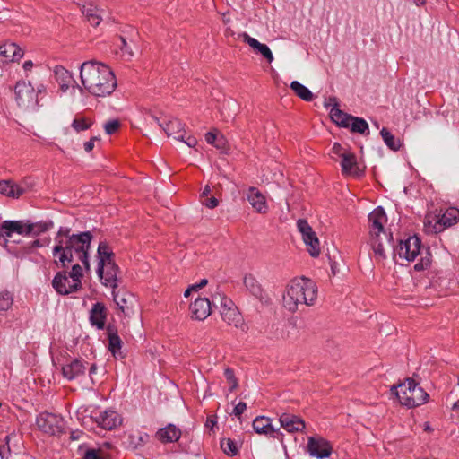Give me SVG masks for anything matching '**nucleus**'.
<instances>
[{"mask_svg":"<svg viewBox=\"0 0 459 459\" xmlns=\"http://www.w3.org/2000/svg\"><path fill=\"white\" fill-rule=\"evenodd\" d=\"M93 239L91 231L72 233L71 229L61 227L54 238L53 264L62 269L52 281V286L60 295H68L82 288V266L91 271L90 249Z\"/></svg>","mask_w":459,"mask_h":459,"instance_id":"f257e3e1","label":"nucleus"},{"mask_svg":"<svg viewBox=\"0 0 459 459\" xmlns=\"http://www.w3.org/2000/svg\"><path fill=\"white\" fill-rule=\"evenodd\" d=\"M80 78L83 88L96 97L108 96L117 87V80L112 70L94 60L81 65Z\"/></svg>","mask_w":459,"mask_h":459,"instance_id":"f03ea898","label":"nucleus"},{"mask_svg":"<svg viewBox=\"0 0 459 459\" xmlns=\"http://www.w3.org/2000/svg\"><path fill=\"white\" fill-rule=\"evenodd\" d=\"M317 299V286L310 279L301 277L292 280L283 295V306L290 312H296L299 307L313 306Z\"/></svg>","mask_w":459,"mask_h":459,"instance_id":"7ed1b4c3","label":"nucleus"},{"mask_svg":"<svg viewBox=\"0 0 459 459\" xmlns=\"http://www.w3.org/2000/svg\"><path fill=\"white\" fill-rule=\"evenodd\" d=\"M391 391L401 404L409 408L424 404L429 399V394L412 378H407L405 382L393 385Z\"/></svg>","mask_w":459,"mask_h":459,"instance_id":"20e7f679","label":"nucleus"},{"mask_svg":"<svg viewBox=\"0 0 459 459\" xmlns=\"http://www.w3.org/2000/svg\"><path fill=\"white\" fill-rule=\"evenodd\" d=\"M37 426L43 432L49 435H59L64 432L65 423L61 416L49 413L42 412L36 420Z\"/></svg>","mask_w":459,"mask_h":459,"instance_id":"39448f33","label":"nucleus"},{"mask_svg":"<svg viewBox=\"0 0 459 459\" xmlns=\"http://www.w3.org/2000/svg\"><path fill=\"white\" fill-rule=\"evenodd\" d=\"M386 221L387 218L385 210L380 206L374 209L368 214L370 238H379L382 234L387 245L390 246V240H392V234H387L385 231H384V225L386 223Z\"/></svg>","mask_w":459,"mask_h":459,"instance_id":"423d86ee","label":"nucleus"},{"mask_svg":"<svg viewBox=\"0 0 459 459\" xmlns=\"http://www.w3.org/2000/svg\"><path fill=\"white\" fill-rule=\"evenodd\" d=\"M421 242L417 236L409 237L400 241L399 246L394 249V255L407 261H414L418 255H421Z\"/></svg>","mask_w":459,"mask_h":459,"instance_id":"0eeeda50","label":"nucleus"},{"mask_svg":"<svg viewBox=\"0 0 459 459\" xmlns=\"http://www.w3.org/2000/svg\"><path fill=\"white\" fill-rule=\"evenodd\" d=\"M297 227L302 235L307 252L313 257L318 256L320 255L319 239L311 226L307 221L299 219L297 221Z\"/></svg>","mask_w":459,"mask_h":459,"instance_id":"6e6552de","label":"nucleus"},{"mask_svg":"<svg viewBox=\"0 0 459 459\" xmlns=\"http://www.w3.org/2000/svg\"><path fill=\"white\" fill-rule=\"evenodd\" d=\"M15 100L21 108L27 109L37 103L36 93L30 82H18L14 88Z\"/></svg>","mask_w":459,"mask_h":459,"instance_id":"1a4fd4ad","label":"nucleus"},{"mask_svg":"<svg viewBox=\"0 0 459 459\" xmlns=\"http://www.w3.org/2000/svg\"><path fill=\"white\" fill-rule=\"evenodd\" d=\"M307 453L316 458L325 459L333 453L332 444L322 437H309L307 444Z\"/></svg>","mask_w":459,"mask_h":459,"instance_id":"9d476101","label":"nucleus"},{"mask_svg":"<svg viewBox=\"0 0 459 459\" xmlns=\"http://www.w3.org/2000/svg\"><path fill=\"white\" fill-rule=\"evenodd\" d=\"M112 296L114 302L126 316H130L134 314V307L137 304L136 298L134 294L126 290L115 291V290H113Z\"/></svg>","mask_w":459,"mask_h":459,"instance_id":"9b49d317","label":"nucleus"},{"mask_svg":"<svg viewBox=\"0 0 459 459\" xmlns=\"http://www.w3.org/2000/svg\"><path fill=\"white\" fill-rule=\"evenodd\" d=\"M23 54V50L13 42L0 45V67L11 62L19 61Z\"/></svg>","mask_w":459,"mask_h":459,"instance_id":"f8f14e48","label":"nucleus"},{"mask_svg":"<svg viewBox=\"0 0 459 459\" xmlns=\"http://www.w3.org/2000/svg\"><path fill=\"white\" fill-rule=\"evenodd\" d=\"M92 418L100 427L108 430L115 429L121 423L119 414L111 410L94 412Z\"/></svg>","mask_w":459,"mask_h":459,"instance_id":"ddd939ff","label":"nucleus"},{"mask_svg":"<svg viewBox=\"0 0 459 459\" xmlns=\"http://www.w3.org/2000/svg\"><path fill=\"white\" fill-rule=\"evenodd\" d=\"M1 230L3 236L11 238L13 233H17L22 236H30L31 234V227L29 225V221H4L1 224Z\"/></svg>","mask_w":459,"mask_h":459,"instance_id":"4468645a","label":"nucleus"},{"mask_svg":"<svg viewBox=\"0 0 459 459\" xmlns=\"http://www.w3.org/2000/svg\"><path fill=\"white\" fill-rule=\"evenodd\" d=\"M115 254L110 248L109 245L107 241H100L97 249V260H98V268L97 274L98 276H101L104 272L106 264H111L115 263L114 261Z\"/></svg>","mask_w":459,"mask_h":459,"instance_id":"2eb2a0df","label":"nucleus"},{"mask_svg":"<svg viewBox=\"0 0 459 459\" xmlns=\"http://www.w3.org/2000/svg\"><path fill=\"white\" fill-rule=\"evenodd\" d=\"M279 421L281 427L290 433L302 432L306 427L305 421L300 417L291 413H282Z\"/></svg>","mask_w":459,"mask_h":459,"instance_id":"dca6fc26","label":"nucleus"},{"mask_svg":"<svg viewBox=\"0 0 459 459\" xmlns=\"http://www.w3.org/2000/svg\"><path fill=\"white\" fill-rule=\"evenodd\" d=\"M247 198L255 212L262 214L267 212L268 205L266 203V198L256 187L251 186L248 188Z\"/></svg>","mask_w":459,"mask_h":459,"instance_id":"f3484780","label":"nucleus"},{"mask_svg":"<svg viewBox=\"0 0 459 459\" xmlns=\"http://www.w3.org/2000/svg\"><path fill=\"white\" fill-rule=\"evenodd\" d=\"M342 173L344 176L360 177L363 171L359 169L356 155L349 152L342 154L341 160Z\"/></svg>","mask_w":459,"mask_h":459,"instance_id":"a211bd4d","label":"nucleus"},{"mask_svg":"<svg viewBox=\"0 0 459 459\" xmlns=\"http://www.w3.org/2000/svg\"><path fill=\"white\" fill-rule=\"evenodd\" d=\"M436 230L443 231L445 229L455 224L459 220V210L454 207L448 208L445 212L437 214Z\"/></svg>","mask_w":459,"mask_h":459,"instance_id":"6ab92c4d","label":"nucleus"},{"mask_svg":"<svg viewBox=\"0 0 459 459\" xmlns=\"http://www.w3.org/2000/svg\"><path fill=\"white\" fill-rule=\"evenodd\" d=\"M211 302L207 298H198L190 305L192 317L196 320H204L211 314Z\"/></svg>","mask_w":459,"mask_h":459,"instance_id":"aec40b11","label":"nucleus"},{"mask_svg":"<svg viewBox=\"0 0 459 459\" xmlns=\"http://www.w3.org/2000/svg\"><path fill=\"white\" fill-rule=\"evenodd\" d=\"M244 285L246 289L262 303H269L270 299L264 291L257 280L252 275L247 274L244 277Z\"/></svg>","mask_w":459,"mask_h":459,"instance_id":"412c9836","label":"nucleus"},{"mask_svg":"<svg viewBox=\"0 0 459 459\" xmlns=\"http://www.w3.org/2000/svg\"><path fill=\"white\" fill-rule=\"evenodd\" d=\"M253 429L255 433L274 437L280 428L272 424L271 419L264 416H258L253 420Z\"/></svg>","mask_w":459,"mask_h":459,"instance_id":"4be33fe9","label":"nucleus"},{"mask_svg":"<svg viewBox=\"0 0 459 459\" xmlns=\"http://www.w3.org/2000/svg\"><path fill=\"white\" fill-rule=\"evenodd\" d=\"M240 37L255 53L262 55L268 63L271 64L273 61V53L267 45L260 43L255 38L250 37L247 32H243Z\"/></svg>","mask_w":459,"mask_h":459,"instance_id":"5701e85b","label":"nucleus"},{"mask_svg":"<svg viewBox=\"0 0 459 459\" xmlns=\"http://www.w3.org/2000/svg\"><path fill=\"white\" fill-rule=\"evenodd\" d=\"M86 367L82 360L74 359L62 367V374L68 380H74L85 373Z\"/></svg>","mask_w":459,"mask_h":459,"instance_id":"b1692460","label":"nucleus"},{"mask_svg":"<svg viewBox=\"0 0 459 459\" xmlns=\"http://www.w3.org/2000/svg\"><path fill=\"white\" fill-rule=\"evenodd\" d=\"M55 80L62 91H66L75 82L73 74L62 65H56L53 69Z\"/></svg>","mask_w":459,"mask_h":459,"instance_id":"393cba45","label":"nucleus"},{"mask_svg":"<svg viewBox=\"0 0 459 459\" xmlns=\"http://www.w3.org/2000/svg\"><path fill=\"white\" fill-rule=\"evenodd\" d=\"M107 318V309L103 303L97 302L93 305L90 312V322L93 326L101 330L105 326Z\"/></svg>","mask_w":459,"mask_h":459,"instance_id":"a878e982","label":"nucleus"},{"mask_svg":"<svg viewBox=\"0 0 459 459\" xmlns=\"http://www.w3.org/2000/svg\"><path fill=\"white\" fill-rule=\"evenodd\" d=\"M82 13L87 21L93 26H98L103 19L104 10L99 9L92 3H86L82 5Z\"/></svg>","mask_w":459,"mask_h":459,"instance_id":"bb28decb","label":"nucleus"},{"mask_svg":"<svg viewBox=\"0 0 459 459\" xmlns=\"http://www.w3.org/2000/svg\"><path fill=\"white\" fill-rule=\"evenodd\" d=\"M107 334L108 340V350L111 351V353L116 359H122V341L118 336L117 330L113 326L108 325L107 328Z\"/></svg>","mask_w":459,"mask_h":459,"instance_id":"cd10ccee","label":"nucleus"},{"mask_svg":"<svg viewBox=\"0 0 459 459\" xmlns=\"http://www.w3.org/2000/svg\"><path fill=\"white\" fill-rule=\"evenodd\" d=\"M180 436V429L172 424H169L167 427L160 429L156 433L157 439L162 443L178 441Z\"/></svg>","mask_w":459,"mask_h":459,"instance_id":"c85d7f7f","label":"nucleus"},{"mask_svg":"<svg viewBox=\"0 0 459 459\" xmlns=\"http://www.w3.org/2000/svg\"><path fill=\"white\" fill-rule=\"evenodd\" d=\"M163 128L168 137H173L176 140H183V133H185L184 125L180 120L173 118L166 123L164 126L160 124Z\"/></svg>","mask_w":459,"mask_h":459,"instance_id":"c756f323","label":"nucleus"},{"mask_svg":"<svg viewBox=\"0 0 459 459\" xmlns=\"http://www.w3.org/2000/svg\"><path fill=\"white\" fill-rule=\"evenodd\" d=\"M117 273L118 267L115 263H113L111 264H106L103 273L99 277L105 286L115 290L117 287L118 281L117 277Z\"/></svg>","mask_w":459,"mask_h":459,"instance_id":"7c9ffc66","label":"nucleus"},{"mask_svg":"<svg viewBox=\"0 0 459 459\" xmlns=\"http://www.w3.org/2000/svg\"><path fill=\"white\" fill-rule=\"evenodd\" d=\"M221 318L230 325L238 327L242 325V316L236 306L220 310Z\"/></svg>","mask_w":459,"mask_h":459,"instance_id":"2f4dec72","label":"nucleus"},{"mask_svg":"<svg viewBox=\"0 0 459 459\" xmlns=\"http://www.w3.org/2000/svg\"><path fill=\"white\" fill-rule=\"evenodd\" d=\"M25 188L13 182L0 181V193L13 198H18L25 193Z\"/></svg>","mask_w":459,"mask_h":459,"instance_id":"473e14b6","label":"nucleus"},{"mask_svg":"<svg viewBox=\"0 0 459 459\" xmlns=\"http://www.w3.org/2000/svg\"><path fill=\"white\" fill-rule=\"evenodd\" d=\"M111 448L112 445L109 442H104L97 449H88L84 454L83 459H112L107 453Z\"/></svg>","mask_w":459,"mask_h":459,"instance_id":"72a5a7b5","label":"nucleus"},{"mask_svg":"<svg viewBox=\"0 0 459 459\" xmlns=\"http://www.w3.org/2000/svg\"><path fill=\"white\" fill-rule=\"evenodd\" d=\"M330 117L332 120L336 123L338 126L342 127H350V122L352 118V116L348 115L342 111L338 108H332L330 110Z\"/></svg>","mask_w":459,"mask_h":459,"instance_id":"f704fd0d","label":"nucleus"},{"mask_svg":"<svg viewBox=\"0 0 459 459\" xmlns=\"http://www.w3.org/2000/svg\"><path fill=\"white\" fill-rule=\"evenodd\" d=\"M384 236L379 238L371 237V246L372 249L375 253V255L377 259L383 260L386 257L385 255V247H391L393 245L390 243V246L387 245L386 241H383Z\"/></svg>","mask_w":459,"mask_h":459,"instance_id":"c9c22d12","label":"nucleus"},{"mask_svg":"<svg viewBox=\"0 0 459 459\" xmlns=\"http://www.w3.org/2000/svg\"><path fill=\"white\" fill-rule=\"evenodd\" d=\"M290 89L298 97L303 100L311 101L313 100V93L309 91V89L298 81H293L290 83Z\"/></svg>","mask_w":459,"mask_h":459,"instance_id":"e433bc0d","label":"nucleus"},{"mask_svg":"<svg viewBox=\"0 0 459 459\" xmlns=\"http://www.w3.org/2000/svg\"><path fill=\"white\" fill-rule=\"evenodd\" d=\"M380 134L385 143L393 151H398L401 147V142L395 138L394 135L388 131L385 127L382 128Z\"/></svg>","mask_w":459,"mask_h":459,"instance_id":"4c0bfd02","label":"nucleus"},{"mask_svg":"<svg viewBox=\"0 0 459 459\" xmlns=\"http://www.w3.org/2000/svg\"><path fill=\"white\" fill-rule=\"evenodd\" d=\"M13 304V294L6 290L0 291V311H8Z\"/></svg>","mask_w":459,"mask_h":459,"instance_id":"58836bf2","label":"nucleus"},{"mask_svg":"<svg viewBox=\"0 0 459 459\" xmlns=\"http://www.w3.org/2000/svg\"><path fill=\"white\" fill-rule=\"evenodd\" d=\"M350 127L352 132L365 134L368 133V125L365 119L352 117L350 122Z\"/></svg>","mask_w":459,"mask_h":459,"instance_id":"ea45409f","label":"nucleus"},{"mask_svg":"<svg viewBox=\"0 0 459 459\" xmlns=\"http://www.w3.org/2000/svg\"><path fill=\"white\" fill-rule=\"evenodd\" d=\"M29 225L31 227V234L30 235H39L40 233L46 232L49 230L53 227V222L49 221H39L36 223L29 222Z\"/></svg>","mask_w":459,"mask_h":459,"instance_id":"a19ab883","label":"nucleus"},{"mask_svg":"<svg viewBox=\"0 0 459 459\" xmlns=\"http://www.w3.org/2000/svg\"><path fill=\"white\" fill-rule=\"evenodd\" d=\"M436 220H437V214L429 213L424 219V230L429 234H437L440 230H436Z\"/></svg>","mask_w":459,"mask_h":459,"instance_id":"79ce46f5","label":"nucleus"},{"mask_svg":"<svg viewBox=\"0 0 459 459\" xmlns=\"http://www.w3.org/2000/svg\"><path fill=\"white\" fill-rule=\"evenodd\" d=\"M221 447L223 450V452L230 456H234L238 452L237 444L230 438L221 440Z\"/></svg>","mask_w":459,"mask_h":459,"instance_id":"37998d69","label":"nucleus"},{"mask_svg":"<svg viewBox=\"0 0 459 459\" xmlns=\"http://www.w3.org/2000/svg\"><path fill=\"white\" fill-rule=\"evenodd\" d=\"M92 125V121L86 117H76L72 123V127L77 132L85 131Z\"/></svg>","mask_w":459,"mask_h":459,"instance_id":"c03bdc74","label":"nucleus"},{"mask_svg":"<svg viewBox=\"0 0 459 459\" xmlns=\"http://www.w3.org/2000/svg\"><path fill=\"white\" fill-rule=\"evenodd\" d=\"M224 377L230 385L229 390L230 392L236 390L238 386V381L234 374L233 369L230 368H225L224 369Z\"/></svg>","mask_w":459,"mask_h":459,"instance_id":"a18cd8bd","label":"nucleus"},{"mask_svg":"<svg viewBox=\"0 0 459 459\" xmlns=\"http://www.w3.org/2000/svg\"><path fill=\"white\" fill-rule=\"evenodd\" d=\"M148 435L144 434H137V435H130L129 436V446L134 448H137L139 446H142L147 439Z\"/></svg>","mask_w":459,"mask_h":459,"instance_id":"49530a36","label":"nucleus"},{"mask_svg":"<svg viewBox=\"0 0 459 459\" xmlns=\"http://www.w3.org/2000/svg\"><path fill=\"white\" fill-rule=\"evenodd\" d=\"M216 301H219L220 303V310H223L224 308L227 309L228 307L230 308L235 306L230 299L221 294H218L213 298V302L215 303Z\"/></svg>","mask_w":459,"mask_h":459,"instance_id":"de8ad7c7","label":"nucleus"},{"mask_svg":"<svg viewBox=\"0 0 459 459\" xmlns=\"http://www.w3.org/2000/svg\"><path fill=\"white\" fill-rule=\"evenodd\" d=\"M121 126V123L118 119L108 120L104 125V130L107 134H113Z\"/></svg>","mask_w":459,"mask_h":459,"instance_id":"09e8293b","label":"nucleus"},{"mask_svg":"<svg viewBox=\"0 0 459 459\" xmlns=\"http://www.w3.org/2000/svg\"><path fill=\"white\" fill-rule=\"evenodd\" d=\"M429 265H430V258H429V254L427 251L426 252V256H424V257L421 256L420 257V262H418L414 265V269L417 272H420V271H423V270L427 269Z\"/></svg>","mask_w":459,"mask_h":459,"instance_id":"8fccbe9b","label":"nucleus"},{"mask_svg":"<svg viewBox=\"0 0 459 459\" xmlns=\"http://www.w3.org/2000/svg\"><path fill=\"white\" fill-rule=\"evenodd\" d=\"M219 132L217 129H214L212 131H210L206 133L205 134V140L209 144L213 145V143L216 142L217 137L219 136Z\"/></svg>","mask_w":459,"mask_h":459,"instance_id":"3c124183","label":"nucleus"},{"mask_svg":"<svg viewBox=\"0 0 459 459\" xmlns=\"http://www.w3.org/2000/svg\"><path fill=\"white\" fill-rule=\"evenodd\" d=\"M120 40L122 43L121 51L123 52V54L127 55L129 57H132L134 56V52L130 46L127 44V42L123 37L120 38Z\"/></svg>","mask_w":459,"mask_h":459,"instance_id":"603ef678","label":"nucleus"},{"mask_svg":"<svg viewBox=\"0 0 459 459\" xmlns=\"http://www.w3.org/2000/svg\"><path fill=\"white\" fill-rule=\"evenodd\" d=\"M350 151L343 150L342 146L338 143H334L332 148V152L341 159L342 158V154H347Z\"/></svg>","mask_w":459,"mask_h":459,"instance_id":"864d4df0","label":"nucleus"},{"mask_svg":"<svg viewBox=\"0 0 459 459\" xmlns=\"http://www.w3.org/2000/svg\"><path fill=\"white\" fill-rule=\"evenodd\" d=\"M203 204L210 209H213L218 206L219 201L214 196L212 197H206L205 200L203 201Z\"/></svg>","mask_w":459,"mask_h":459,"instance_id":"5fc2aeb1","label":"nucleus"},{"mask_svg":"<svg viewBox=\"0 0 459 459\" xmlns=\"http://www.w3.org/2000/svg\"><path fill=\"white\" fill-rule=\"evenodd\" d=\"M247 404L244 402H239L233 410V414L238 418H240L242 413L246 411Z\"/></svg>","mask_w":459,"mask_h":459,"instance_id":"6e6d98bb","label":"nucleus"},{"mask_svg":"<svg viewBox=\"0 0 459 459\" xmlns=\"http://www.w3.org/2000/svg\"><path fill=\"white\" fill-rule=\"evenodd\" d=\"M100 141V138L98 136L91 137L89 141L84 143V150L86 152H90L93 150L95 142Z\"/></svg>","mask_w":459,"mask_h":459,"instance_id":"4d7b16f0","label":"nucleus"},{"mask_svg":"<svg viewBox=\"0 0 459 459\" xmlns=\"http://www.w3.org/2000/svg\"><path fill=\"white\" fill-rule=\"evenodd\" d=\"M213 146L220 150H223L226 147V140L222 134H219Z\"/></svg>","mask_w":459,"mask_h":459,"instance_id":"13d9d810","label":"nucleus"},{"mask_svg":"<svg viewBox=\"0 0 459 459\" xmlns=\"http://www.w3.org/2000/svg\"><path fill=\"white\" fill-rule=\"evenodd\" d=\"M181 141L184 142L188 147H191V148L195 147L197 144V139L192 135L187 136L186 139L183 136V140H181Z\"/></svg>","mask_w":459,"mask_h":459,"instance_id":"bf43d9fd","label":"nucleus"},{"mask_svg":"<svg viewBox=\"0 0 459 459\" xmlns=\"http://www.w3.org/2000/svg\"><path fill=\"white\" fill-rule=\"evenodd\" d=\"M207 282L208 281L206 279H202L198 283L191 285L190 290H194V291H196L206 286Z\"/></svg>","mask_w":459,"mask_h":459,"instance_id":"052dcab7","label":"nucleus"},{"mask_svg":"<svg viewBox=\"0 0 459 459\" xmlns=\"http://www.w3.org/2000/svg\"><path fill=\"white\" fill-rule=\"evenodd\" d=\"M10 454L9 446H3L0 447V459H8Z\"/></svg>","mask_w":459,"mask_h":459,"instance_id":"680f3d73","label":"nucleus"},{"mask_svg":"<svg viewBox=\"0 0 459 459\" xmlns=\"http://www.w3.org/2000/svg\"><path fill=\"white\" fill-rule=\"evenodd\" d=\"M325 106V107L333 106V108H338L337 99L335 97H329L326 100Z\"/></svg>","mask_w":459,"mask_h":459,"instance_id":"e2e57ef3","label":"nucleus"},{"mask_svg":"<svg viewBox=\"0 0 459 459\" xmlns=\"http://www.w3.org/2000/svg\"><path fill=\"white\" fill-rule=\"evenodd\" d=\"M210 192H211L210 186H206L204 188L203 192H202V196H203V197H207V196H208V195L210 194Z\"/></svg>","mask_w":459,"mask_h":459,"instance_id":"0e129e2a","label":"nucleus"},{"mask_svg":"<svg viewBox=\"0 0 459 459\" xmlns=\"http://www.w3.org/2000/svg\"><path fill=\"white\" fill-rule=\"evenodd\" d=\"M33 66V64L31 61H26L24 64H23V68L25 70H30Z\"/></svg>","mask_w":459,"mask_h":459,"instance_id":"69168bd1","label":"nucleus"},{"mask_svg":"<svg viewBox=\"0 0 459 459\" xmlns=\"http://www.w3.org/2000/svg\"><path fill=\"white\" fill-rule=\"evenodd\" d=\"M42 247L40 240L36 239V240L32 241L31 247Z\"/></svg>","mask_w":459,"mask_h":459,"instance_id":"338daca9","label":"nucleus"},{"mask_svg":"<svg viewBox=\"0 0 459 459\" xmlns=\"http://www.w3.org/2000/svg\"><path fill=\"white\" fill-rule=\"evenodd\" d=\"M97 370V366L95 364H92L89 369L90 375L95 374Z\"/></svg>","mask_w":459,"mask_h":459,"instance_id":"774afa93","label":"nucleus"}]
</instances>
